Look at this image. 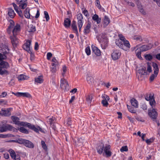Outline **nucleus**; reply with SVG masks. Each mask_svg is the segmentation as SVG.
Listing matches in <instances>:
<instances>
[{
    "label": "nucleus",
    "instance_id": "nucleus-1",
    "mask_svg": "<svg viewBox=\"0 0 160 160\" xmlns=\"http://www.w3.org/2000/svg\"><path fill=\"white\" fill-rule=\"evenodd\" d=\"M19 126L27 127L30 129L33 130L37 133H38L39 131L43 133H45L44 129L42 128L39 126H35L34 125L27 122H20Z\"/></svg>",
    "mask_w": 160,
    "mask_h": 160
},
{
    "label": "nucleus",
    "instance_id": "nucleus-2",
    "mask_svg": "<svg viewBox=\"0 0 160 160\" xmlns=\"http://www.w3.org/2000/svg\"><path fill=\"white\" fill-rule=\"evenodd\" d=\"M31 43V41L28 40L22 46L23 48L27 51L28 52L30 53V58L31 60H33L34 59V53L32 52V50L31 49L30 46Z\"/></svg>",
    "mask_w": 160,
    "mask_h": 160
},
{
    "label": "nucleus",
    "instance_id": "nucleus-3",
    "mask_svg": "<svg viewBox=\"0 0 160 160\" xmlns=\"http://www.w3.org/2000/svg\"><path fill=\"white\" fill-rule=\"evenodd\" d=\"M115 43L119 47L124 50H126L130 47V45L129 41L126 40L123 42L116 40Z\"/></svg>",
    "mask_w": 160,
    "mask_h": 160
},
{
    "label": "nucleus",
    "instance_id": "nucleus-4",
    "mask_svg": "<svg viewBox=\"0 0 160 160\" xmlns=\"http://www.w3.org/2000/svg\"><path fill=\"white\" fill-rule=\"evenodd\" d=\"M8 131L16 132L17 130L10 124H0V133L5 132Z\"/></svg>",
    "mask_w": 160,
    "mask_h": 160
},
{
    "label": "nucleus",
    "instance_id": "nucleus-5",
    "mask_svg": "<svg viewBox=\"0 0 160 160\" xmlns=\"http://www.w3.org/2000/svg\"><path fill=\"white\" fill-rule=\"evenodd\" d=\"M148 114L149 117L153 121H154L155 119H157L158 113L155 108H149L148 110Z\"/></svg>",
    "mask_w": 160,
    "mask_h": 160
},
{
    "label": "nucleus",
    "instance_id": "nucleus-6",
    "mask_svg": "<svg viewBox=\"0 0 160 160\" xmlns=\"http://www.w3.org/2000/svg\"><path fill=\"white\" fill-rule=\"evenodd\" d=\"M16 3L19 5L20 8L24 9L28 5L27 0H16Z\"/></svg>",
    "mask_w": 160,
    "mask_h": 160
},
{
    "label": "nucleus",
    "instance_id": "nucleus-7",
    "mask_svg": "<svg viewBox=\"0 0 160 160\" xmlns=\"http://www.w3.org/2000/svg\"><path fill=\"white\" fill-rule=\"evenodd\" d=\"M8 152L12 159L15 160H21L19 155L18 154L16 155L15 151L13 149H10L8 150Z\"/></svg>",
    "mask_w": 160,
    "mask_h": 160
},
{
    "label": "nucleus",
    "instance_id": "nucleus-8",
    "mask_svg": "<svg viewBox=\"0 0 160 160\" xmlns=\"http://www.w3.org/2000/svg\"><path fill=\"white\" fill-rule=\"evenodd\" d=\"M121 55V53L119 51L114 50L111 54V57L113 60H116L120 58Z\"/></svg>",
    "mask_w": 160,
    "mask_h": 160
},
{
    "label": "nucleus",
    "instance_id": "nucleus-9",
    "mask_svg": "<svg viewBox=\"0 0 160 160\" xmlns=\"http://www.w3.org/2000/svg\"><path fill=\"white\" fill-rule=\"evenodd\" d=\"M105 148V146L104 143L102 142L98 143V144L97 147H96L97 152L99 154H102L104 151Z\"/></svg>",
    "mask_w": 160,
    "mask_h": 160
},
{
    "label": "nucleus",
    "instance_id": "nucleus-10",
    "mask_svg": "<svg viewBox=\"0 0 160 160\" xmlns=\"http://www.w3.org/2000/svg\"><path fill=\"white\" fill-rule=\"evenodd\" d=\"M111 146L109 145L106 144L105 148L104 149V152L105 153L107 157H111L112 154V152L110 151Z\"/></svg>",
    "mask_w": 160,
    "mask_h": 160
},
{
    "label": "nucleus",
    "instance_id": "nucleus-11",
    "mask_svg": "<svg viewBox=\"0 0 160 160\" xmlns=\"http://www.w3.org/2000/svg\"><path fill=\"white\" fill-rule=\"evenodd\" d=\"M16 35H13L10 37L11 42L13 47H16L18 44V41Z\"/></svg>",
    "mask_w": 160,
    "mask_h": 160
},
{
    "label": "nucleus",
    "instance_id": "nucleus-12",
    "mask_svg": "<svg viewBox=\"0 0 160 160\" xmlns=\"http://www.w3.org/2000/svg\"><path fill=\"white\" fill-rule=\"evenodd\" d=\"M20 25L19 23H17L16 25H15L14 28L12 31L13 35H17V33L20 32Z\"/></svg>",
    "mask_w": 160,
    "mask_h": 160
},
{
    "label": "nucleus",
    "instance_id": "nucleus-13",
    "mask_svg": "<svg viewBox=\"0 0 160 160\" xmlns=\"http://www.w3.org/2000/svg\"><path fill=\"white\" fill-rule=\"evenodd\" d=\"M9 21L10 24L7 29V32L9 34H10L15 26V23L12 19H10Z\"/></svg>",
    "mask_w": 160,
    "mask_h": 160
},
{
    "label": "nucleus",
    "instance_id": "nucleus-14",
    "mask_svg": "<svg viewBox=\"0 0 160 160\" xmlns=\"http://www.w3.org/2000/svg\"><path fill=\"white\" fill-rule=\"evenodd\" d=\"M60 87L64 89H66L69 87L68 82L64 79H62L61 80Z\"/></svg>",
    "mask_w": 160,
    "mask_h": 160
},
{
    "label": "nucleus",
    "instance_id": "nucleus-15",
    "mask_svg": "<svg viewBox=\"0 0 160 160\" xmlns=\"http://www.w3.org/2000/svg\"><path fill=\"white\" fill-rule=\"evenodd\" d=\"M98 40L102 46H104V47H106L108 46V39L106 37V38H101Z\"/></svg>",
    "mask_w": 160,
    "mask_h": 160
},
{
    "label": "nucleus",
    "instance_id": "nucleus-16",
    "mask_svg": "<svg viewBox=\"0 0 160 160\" xmlns=\"http://www.w3.org/2000/svg\"><path fill=\"white\" fill-rule=\"evenodd\" d=\"M23 145L26 147L30 148H33L34 147V145L32 142L25 139L24 141Z\"/></svg>",
    "mask_w": 160,
    "mask_h": 160
},
{
    "label": "nucleus",
    "instance_id": "nucleus-17",
    "mask_svg": "<svg viewBox=\"0 0 160 160\" xmlns=\"http://www.w3.org/2000/svg\"><path fill=\"white\" fill-rule=\"evenodd\" d=\"M153 46L152 44L150 43L147 45H144L141 46L139 49L142 51H145L151 49Z\"/></svg>",
    "mask_w": 160,
    "mask_h": 160
},
{
    "label": "nucleus",
    "instance_id": "nucleus-18",
    "mask_svg": "<svg viewBox=\"0 0 160 160\" xmlns=\"http://www.w3.org/2000/svg\"><path fill=\"white\" fill-rule=\"evenodd\" d=\"M0 67L2 69V68L7 69L9 67L8 63L4 61H0Z\"/></svg>",
    "mask_w": 160,
    "mask_h": 160
},
{
    "label": "nucleus",
    "instance_id": "nucleus-19",
    "mask_svg": "<svg viewBox=\"0 0 160 160\" xmlns=\"http://www.w3.org/2000/svg\"><path fill=\"white\" fill-rule=\"evenodd\" d=\"M152 66L153 68L154 73H156V74H158L159 70L158 65L155 62H152Z\"/></svg>",
    "mask_w": 160,
    "mask_h": 160
},
{
    "label": "nucleus",
    "instance_id": "nucleus-20",
    "mask_svg": "<svg viewBox=\"0 0 160 160\" xmlns=\"http://www.w3.org/2000/svg\"><path fill=\"white\" fill-rule=\"evenodd\" d=\"M25 139L18 138L17 140H10L8 141V142H15L20 144H23Z\"/></svg>",
    "mask_w": 160,
    "mask_h": 160
},
{
    "label": "nucleus",
    "instance_id": "nucleus-21",
    "mask_svg": "<svg viewBox=\"0 0 160 160\" xmlns=\"http://www.w3.org/2000/svg\"><path fill=\"white\" fill-rule=\"evenodd\" d=\"M92 52L97 56H100L101 55V52L100 50L97 47L94 46L92 47Z\"/></svg>",
    "mask_w": 160,
    "mask_h": 160
},
{
    "label": "nucleus",
    "instance_id": "nucleus-22",
    "mask_svg": "<svg viewBox=\"0 0 160 160\" xmlns=\"http://www.w3.org/2000/svg\"><path fill=\"white\" fill-rule=\"evenodd\" d=\"M91 27L90 22H88L84 29L83 32L86 35L90 32V28Z\"/></svg>",
    "mask_w": 160,
    "mask_h": 160
},
{
    "label": "nucleus",
    "instance_id": "nucleus-23",
    "mask_svg": "<svg viewBox=\"0 0 160 160\" xmlns=\"http://www.w3.org/2000/svg\"><path fill=\"white\" fill-rule=\"evenodd\" d=\"M11 118L14 124L18 126L19 125L20 122L19 121L20 119L18 117L12 116L11 117Z\"/></svg>",
    "mask_w": 160,
    "mask_h": 160
},
{
    "label": "nucleus",
    "instance_id": "nucleus-24",
    "mask_svg": "<svg viewBox=\"0 0 160 160\" xmlns=\"http://www.w3.org/2000/svg\"><path fill=\"white\" fill-rule=\"evenodd\" d=\"M10 108H8L6 110H2V114L5 116H8L11 115L10 112Z\"/></svg>",
    "mask_w": 160,
    "mask_h": 160
},
{
    "label": "nucleus",
    "instance_id": "nucleus-25",
    "mask_svg": "<svg viewBox=\"0 0 160 160\" xmlns=\"http://www.w3.org/2000/svg\"><path fill=\"white\" fill-rule=\"evenodd\" d=\"M71 21L68 18H66L64 20V25L66 28L69 27L70 25Z\"/></svg>",
    "mask_w": 160,
    "mask_h": 160
},
{
    "label": "nucleus",
    "instance_id": "nucleus-26",
    "mask_svg": "<svg viewBox=\"0 0 160 160\" xmlns=\"http://www.w3.org/2000/svg\"><path fill=\"white\" fill-rule=\"evenodd\" d=\"M130 102L132 105L135 108H138V101L134 98H132L130 100Z\"/></svg>",
    "mask_w": 160,
    "mask_h": 160
},
{
    "label": "nucleus",
    "instance_id": "nucleus-27",
    "mask_svg": "<svg viewBox=\"0 0 160 160\" xmlns=\"http://www.w3.org/2000/svg\"><path fill=\"white\" fill-rule=\"evenodd\" d=\"M92 19L93 20L96 22L97 24H98L100 23L101 18H99L98 16L96 14H94L92 17Z\"/></svg>",
    "mask_w": 160,
    "mask_h": 160
},
{
    "label": "nucleus",
    "instance_id": "nucleus-28",
    "mask_svg": "<svg viewBox=\"0 0 160 160\" xmlns=\"http://www.w3.org/2000/svg\"><path fill=\"white\" fill-rule=\"evenodd\" d=\"M35 81L37 83H41L43 82V79L42 75L38 76L35 79Z\"/></svg>",
    "mask_w": 160,
    "mask_h": 160
},
{
    "label": "nucleus",
    "instance_id": "nucleus-29",
    "mask_svg": "<svg viewBox=\"0 0 160 160\" xmlns=\"http://www.w3.org/2000/svg\"><path fill=\"white\" fill-rule=\"evenodd\" d=\"M77 19L78 20V24H83L82 22L83 16L81 13H79L78 14Z\"/></svg>",
    "mask_w": 160,
    "mask_h": 160
},
{
    "label": "nucleus",
    "instance_id": "nucleus-30",
    "mask_svg": "<svg viewBox=\"0 0 160 160\" xmlns=\"http://www.w3.org/2000/svg\"><path fill=\"white\" fill-rule=\"evenodd\" d=\"M110 20L108 16L105 15L103 20V25L104 27L107 26L110 23Z\"/></svg>",
    "mask_w": 160,
    "mask_h": 160
},
{
    "label": "nucleus",
    "instance_id": "nucleus-31",
    "mask_svg": "<svg viewBox=\"0 0 160 160\" xmlns=\"http://www.w3.org/2000/svg\"><path fill=\"white\" fill-rule=\"evenodd\" d=\"M8 14L11 18H13L15 17V14L14 10L12 8H8Z\"/></svg>",
    "mask_w": 160,
    "mask_h": 160
},
{
    "label": "nucleus",
    "instance_id": "nucleus-32",
    "mask_svg": "<svg viewBox=\"0 0 160 160\" xmlns=\"http://www.w3.org/2000/svg\"><path fill=\"white\" fill-rule=\"evenodd\" d=\"M145 99L148 101H149L154 98V94L153 93H149L146 94L145 96Z\"/></svg>",
    "mask_w": 160,
    "mask_h": 160
},
{
    "label": "nucleus",
    "instance_id": "nucleus-33",
    "mask_svg": "<svg viewBox=\"0 0 160 160\" xmlns=\"http://www.w3.org/2000/svg\"><path fill=\"white\" fill-rule=\"evenodd\" d=\"M139 73L142 75H147L148 73L145 67L142 68L139 70Z\"/></svg>",
    "mask_w": 160,
    "mask_h": 160
},
{
    "label": "nucleus",
    "instance_id": "nucleus-34",
    "mask_svg": "<svg viewBox=\"0 0 160 160\" xmlns=\"http://www.w3.org/2000/svg\"><path fill=\"white\" fill-rule=\"evenodd\" d=\"M14 135L10 134H0V138H9L13 137Z\"/></svg>",
    "mask_w": 160,
    "mask_h": 160
},
{
    "label": "nucleus",
    "instance_id": "nucleus-35",
    "mask_svg": "<svg viewBox=\"0 0 160 160\" xmlns=\"http://www.w3.org/2000/svg\"><path fill=\"white\" fill-rule=\"evenodd\" d=\"M30 9L29 8H27L24 11V14L25 17L27 18H30Z\"/></svg>",
    "mask_w": 160,
    "mask_h": 160
},
{
    "label": "nucleus",
    "instance_id": "nucleus-36",
    "mask_svg": "<svg viewBox=\"0 0 160 160\" xmlns=\"http://www.w3.org/2000/svg\"><path fill=\"white\" fill-rule=\"evenodd\" d=\"M141 52H142L139 48H137L135 51L136 56L138 58L140 59H142V58L141 55Z\"/></svg>",
    "mask_w": 160,
    "mask_h": 160
},
{
    "label": "nucleus",
    "instance_id": "nucleus-37",
    "mask_svg": "<svg viewBox=\"0 0 160 160\" xmlns=\"http://www.w3.org/2000/svg\"><path fill=\"white\" fill-rule=\"evenodd\" d=\"M18 130L21 132L25 134H28L29 133V131L23 127H20Z\"/></svg>",
    "mask_w": 160,
    "mask_h": 160
},
{
    "label": "nucleus",
    "instance_id": "nucleus-38",
    "mask_svg": "<svg viewBox=\"0 0 160 160\" xmlns=\"http://www.w3.org/2000/svg\"><path fill=\"white\" fill-rule=\"evenodd\" d=\"M59 69L58 65H55L54 66H52L51 68V71L52 73H54Z\"/></svg>",
    "mask_w": 160,
    "mask_h": 160
},
{
    "label": "nucleus",
    "instance_id": "nucleus-39",
    "mask_svg": "<svg viewBox=\"0 0 160 160\" xmlns=\"http://www.w3.org/2000/svg\"><path fill=\"white\" fill-rule=\"evenodd\" d=\"M127 107L128 109V110L131 113H136L137 110H136L134 109V108L132 107L131 106H129L128 105H127Z\"/></svg>",
    "mask_w": 160,
    "mask_h": 160
},
{
    "label": "nucleus",
    "instance_id": "nucleus-40",
    "mask_svg": "<svg viewBox=\"0 0 160 160\" xmlns=\"http://www.w3.org/2000/svg\"><path fill=\"white\" fill-rule=\"evenodd\" d=\"M87 80L89 84H92L94 82L93 79L91 76H88L87 78Z\"/></svg>",
    "mask_w": 160,
    "mask_h": 160
},
{
    "label": "nucleus",
    "instance_id": "nucleus-41",
    "mask_svg": "<svg viewBox=\"0 0 160 160\" xmlns=\"http://www.w3.org/2000/svg\"><path fill=\"white\" fill-rule=\"evenodd\" d=\"M64 124L68 126H70L72 124V121L70 118H67L64 122Z\"/></svg>",
    "mask_w": 160,
    "mask_h": 160
},
{
    "label": "nucleus",
    "instance_id": "nucleus-42",
    "mask_svg": "<svg viewBox=\"0 0 160 160\" xmlns=\"http://www.w3.org/2000/svg\"><path fill=\"white\" fill-rule=\"evenodd\" d=\"M93 97V95L92 94L88 95L86 97V100L89 103H91Z\"/></svg>",
    "mask_w": 160,
    "mask_h": 160
},
{
    "label": "nucleus",
    "instance_id": "nucleus-43",
    "mask_svg": "<svg viewBox=\"0 0 160 160\" xmlns=\"http://www.w3.org/2000/svg\"><path fill=\"white\" fill-rule=\"evenodd\" d=\"M149 103L152 107L151 108H155L156 105V102L154 98L149 101Z\"/></svg>",
    "mask_w": 160,
    "mask_h": 160
},
{
    "label": "nucleus",
    "instance_id": "nucleus-44",
    "mask_svg": "<svg viewBox=\"0 0 160 160\" xmlns=\"http://www.w3.org/2000/svg\"><path fill=\"white\" fill-rule=\"evenodd\" d=\"M28 32H33L36 31L35 27L32 24H31L29 27Z\"/></svg>",
    "mask_w": 160,
    "mask_h": 160
},
{
    "label": "nucleus",
    "instance_id": "nucleus-45",
    "mask_svg": "<svg viewBox=\"0 0 160 160\" xmlns=\"http://www.w3.org/2000/svg\"><path fill=\"white\" fill-rule=\"evenodd\" d=\"M28 78V76L23 74H22L18 76V78L19 81H21L27 79Z\"/></svg>",
    "mask_w": 160,
    "mask_h": 160
},
{
    "label": "nucleus",
    "instance_id": "nucleus-46",
    "mask_svg": "<svg viewBox=\"0 0 160 160\" xmlns=\"http://www.w3.org/2000/svg\"><path fill=\"white\" fill-rule=\"evenodd\" d=\"M3 49H4L5 51L4 50H2L3 53V54H6L9 53V49L7 45H5L3 47Z\"/></svg>",
    "mask_w": 160,
    "mask_h": 160
},
{
    "label": "nucleus",
    "instance_id": "nucleus-47",
    "mask_svg": "<svg viewBox=\"0 0 160 160\" xmlns=\"http://www.w3.org/2000/svg\"><path fill=\"white\" fill-rule=\"evenodd\" d=\"M72 28L73 31H75L78 30L77 26L76 24V22L74 21H73L72 22Z\"/></svg>",
    "mask_w": 160,
    "mask_h": 160
},
{
    "label": "nucleus",
    "instance_id": "nucleus-48",
    "mask_svg": "<svg viewBox=\"0 0 160 160\" xmlns=\"http://www.w3.org/2000/svg\"><path fill=\"white\" fill-rule=\"evenodd\" d=\"M145 58L146 60L150 61L153 58L152 56L150 54L146 55L145 56Z\"/></svg>",
    "mask_w": 160,
    "mask_h": 160
},
{
    "label": "nucleus",
    "instance_id": "nucleus-49",
    "mask_svg": "<svg viewBox=\"0 0 160 160\" xmlns=\"http://www.w3.org/2000/svg\"><path fill=\"white\" fill-rule=\"evenodd\" d=\"M41 145L43 149L45 151L47 150V147L45 143V142L43 141H41Z\"/></svg>",
    "mask_w": 160,
    "mask_h": 160
},
{
    "label": "nucleus",
    "instance_id": "nucleus-50",
    "mask_svg": "<svg viewBox=\"0 0 160 160\" xmlns=\"http://www.w3.org/2000/svg\"><path fill=\"white\" fill-rule=\"evenodd\" d=\"M4 74H8V71L6 70H2L1 67H0V75H2Z\"/></svg>",
    "mask_w": 160,
    "mask_h": 160
},
{
    "label": "nucleus",
    "instance_id": "nucleus-51",
    "mask_svg": "<svg viewBox=\"0 0 160 160\" xmlns=\"http://www.w3.org/2000/svg\"><path fill=\"white\" fill-rule=\"evenodd\" d=\"M101 103L102 104L103 106L107 107L108 105V101L105 100L103 99L102 100Z\"/></svg>",
    "mask_w": 160,
    "mask_h": 160
},
{
    "label": "nucleus",
    "instance_id": "nucleus-52",
    "mask_svg": "<svg viewBox=\"0 0 160 160\" xmlns=\"http://www.w3.org/2000/svg\"><path fill=\"white\" fill-rule=\"evenodd\" d=\"M147 64L148 65V67L147 71L149 73L151 72L152 71L151 66L149 65V62L147 63Z\"/></svg>",
    "mask_w": 160,
    "mask_h": 160
},
{
    "label": "nucleus",
    "instance_id": "nucleus-53",
    "mask_svg": "<svg viewBox=\"0 0 160 160\" xmlns=\"http://www.w3.org/2000/svg\"><path fill=\"white\" fill-rule=\"evenodd\" d=\"M52 61L53 62L52 63V65L54 66L55 65H58V62L55 58H53L52 59Z\"/></svg>",
    "mask_w": 160,
    "mask_h": 160
},
{
    "label": "nucleus",
    "instance_id": "nucleus-54",
    "mask_svg": "<svg viewBox=\"0 0 160 160\" xmlns=\"http://www.w3.org/2000/svg\"><path fill=\"white\" fill-rule=\"evenodd\" d=\"M85 52L88 55H89L91 54V50L90 47L88 46L85 49Z\"/></svg>",
    "mask_w": 160,
    "mask_h": 160
},
{
    "label": "nucleus",
    "instance_id": "nucleus-55",
    "mask_svg": "<svg viewBox=\"0 0 160 160\" xmlns=\"http://www.w3.org/2000/svg\"><path fill=\"white\" fill-rule=\"evenodd\" d=\"M44 14L45 15V18L46 19V21H48L49 19V17L47 12L46 11H44Z\"/></svg>",
    "mask_w": 160,
    "mask_h": 160
},
{
    "label": "nucleus",
    "instance_id": "nucleus-56",
    "mask_svg": "<svg viewBox=\"0 0 160 160\" xmlns=\"http://www.w3.org/2000/svg\"><path fill=\"white\" fill-rule=\"evenodd\" d=\"M22 97L30 98L31 97V96L28 92H23Z\"/></svg>",
    "mask_w": 160,
    "mask_h": 160
},
{
    "label": "nucleus",
    "instance_id": "nucleus-57",
    "mask_svg": "<svg viewBox=\"0 0 160 160\" xmlns=\"http://www.w3.org/2000/svg\"><path fill=\"white\" fill-rule=\"evenodd\" d=\"M156 73H154V74H152L150 77V80L151 81H153L155 78L157 77L158 74H156Z\"/></svg>",
    "mask_w": 160,
    "mask_h": 160
},
{
    "label": "nucleus",
    "instance_id": "nucleus-58",
    "mask_svg": "<svg viewBox=\"0 0 160 160\" xmlns=\"http://www.w3.org/2000/svg\"><path fill=\"white\" fill-rule=\"evenodd\" d=\"M120 151L121 152L127 151H128V148L127 146H126L122 147L120 149Z\"/></svg>",
    "mask_w": 160,
    "mask_h": 160
},
{
    "label": "nucleus",
    "instance_id": "nucleus-59",
    "mask_svg": "<svg viewBox=\"0 0 160 160\" xmlns=\"http://www.w3.org/2000/svg\"><path fill=\"white\" fill-rule=\"evenodd\" d=\"M6 54H2L0 53V61H3V60L5 59L7 57Z\"/></svg>",
    "mask_w": 160,
    "mask_h": 160
},
{
    "label": "nucleus",
    "instance_id": "nucleus-60",
    "mask_svg": "<svg viewBox=\"0 0 160 160\" xmlns=\"http://www.w3.org/2000/svg\"><path fill=\"white\" fill-rule=\"evenodd\" d=\"M118 36L120 39V40H119V41L123 42L125 41V40H126L123 35L121 34H119Z\"/></svg>",
    "mask_w": 160,
    "mask_h": 160
},
{
    "label": "nucleus",
    "instance_id": "nucleus-61",
    "mask_svg": "<svg viewBox=\"0 0 160 160\" xmlns=\"http://www.w3.org/2000/svg\"><path fill=\"white\" fill-rule=\"evenodd\" d=\"M102 98L104 100L108 101L109 100V98L108 96L106 94L102 95Z\"/></svg>",
    "mask_w": 160,
    "mask_h": 160
},
{
    "label": "nucleus",
    "instance_id": "nucleus-62",
    "mask_svg": "<svg viewBox=\"0 0 160 160\" xmlns=\"http://www.w3.org/2000/svg\"><path fill=\"white\" fill-rule=\"evenodd\" d=\"M16 12L20 17L22 18H23V14L20 9L17 11Z\"/></svg>",
    "mask_w": 160,
    "mask_h": 160
},
{
    "label": "nucleus",
    "instance_id": "nucleus-63",
    "mask_svg": "<svg viewBox=\"0 0 160 160\" xmlns=\"http://www.w3.org/2000/svg\"><path fill=\"white\" fill-rule=\"evenodd\" d=\"M62 70L63 71V72L62 73V75L63 76H64L65 72H66L67 71V68H66V66H65V65L63 66L62 67Z\"/></svg>",
    "mask_w": 160,
    "mask_h": 160
},
{
    "label": "nucleus",
    "instance_id": "nucleus-64",
    "mask_svg": "<svg viewBox=\"0 0 160 160\" xmlns=\"http://www.w3.org/2000/svg\"><path fill=\"white\" fill-rule=\"evenodd\" d=\"M153 139L152 138H150L149 139H147L146 140V142L148 144H150L151 143L153 142Z\"/></svg>",
    "mask_w": 160,
    "mask_h": 160
}]
</instances>
